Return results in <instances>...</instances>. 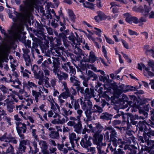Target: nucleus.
Segmentation results:
<instances>
[{"instance_id": "47", "label": "nucleus", "mask_w": 154, "mask_h": 154, "mask_svg": "<svg viewBox=\"0 0 154 154\" xmlns=\"http://www.w3.org/2000/svg\"><path fill=\"white\" fill-rule=\"evenodd\" d=\"M80 68L82 71H85L88 67V65L85 63V64L81 63Z\"/></svg>"}, {"instance_id": "17", "label": "nucleus", "mask_w": 154, "mask_h": 154, "mask_svg": "<svg viewBox=\"0 0 154 154\" xmlns=\"http://www.w3.org/2000/svg\"><path fill=\"white\" fill-rule=\"evenodd\" d=\"M12 137L11 133H10L8 134L6 132L4 133L3 135L0 137V140L1 141H5V140H8Z\"/></svg>"}, {"instance_id": "15", "label": "nucleus", "mask_w": 154, "mask_h": 154, "mask_svg": "<svg viewBox=\"0 0 154 154\" xmlns=\"http://www.w3.org/2000/svg\"><path fill=\"white\" fill-rule=\"evenodd\" d=\"M80 144L82 147L88 149L89 147L91 146L92 145L91 141H89L87 140H85L84 139H82Z\"/></svg>"}, {"instance_id": "22", "label": "nucleus", "mask_w": 154, "mask_h": 154, "mask_svg": "<svg viewBox=\"0 0 154 154\" xmlns=\"http://www.w3.org/2000/svg\"><path fill=\"white\" fill-rule=\"evenodd\" d=\"M118 86L116 85V82H114L111 83L110 84H109L108 85L106 86V90H107L108 91H109L111 89H112L114 91L116 89H117Z\"/></svg>"}, {"instance_id": "63", "label": "nucleus", "mask_w": 154, "mask_h": 154, "mask_svg": "<svg viewBox=\"0 0 154 154\" xmlns=\"http://www.w3.org/2000/svg\"><path fill=\"white\" fill-rule=\"evenodd\" d=\"M42 69L44 71L45 76H49L50 75L49 71L48 70L47 68H43Z\"/></svg>"}, {"instance_id": "50", "label": "nucleus", "mask_w": 154, "mask_h": 154, "mask_svg": "<svg viewBox=\"0 0 154 154\" xmlns=\"http://www.w3.org/2000/svg\"><path fill=\"white\" fill-rule=\"evenodd\" d=\"M92 88H90V98L92 97H95L96 95L94 94V87L92 86Z\"/></svg>"}, {"instance_id": "58", "label": "nucleus", "mask_w": 154, "mask_h": 154, "mask_svg": "<svg viewBox=\"0 0 154 154\" xmlns=\"http://www.w3.org/2000/svg\"><path fill=\"white\" fill-rule=\"evenodd\" d=\"M26 149V147L24 145H22L21 144H19V149L20 151H23V152H25V150Z\"/></svg>"}, {"instance_id": "39", "label": "nucleus", "mask_w": 154, "mask_h": 154, "mask_svg": "<svg viewBox=\"0 0 154 154\" xmlns=\"http://www.w3.org/2000/svg\"><path fill=\"white\" fill-rule=\"evenodd\" d=\"M75 35H76V40L77 41V43L76 44L75 46H77V45H80V43H82V38H80L79 35H78L77 33L75 32Z\"/></svg>"}, {"instance_id": "62", "label": "nucleus", "mask_w": 154, "mask_h": 154, "mask_svg": "<svg viewBox=\"0 0 154 154\" xmlns=\"http://www.w3.org/2000/svg\"><path fill=\"white\" fill-rule=\"evenodd\" d=\"M23 2L25 6L29 7L30 6L31 0H26V1H23Z\"/></svg>"}, {"instance_id": "60", "label": "nucleus", "mask_w": 154, "mask_h": 154, "mask_svg": "<svg viewBox=\"0 0 154 154\" xmlns=\"http://www.w3.org/2000/svg\"><path fill=\"white\" fill-rule=\"evenodd\" d=\"M42 69H43V68H47L48 67V62L46 60H45L44 61L43 63H42Z\"/></svg>"}, {"instance_id": "25", "label": "nucleus", "mask_w": 154, "mask_h": 154, "mask_svg": "<svg viewBox=\"0 0 154 154\" xmlns=\"http://www.w3.org/2000/svg\"><path fill=\"white\" fill-rule=\"evenodd\" d=\"M127 23L130 24H132V23L135 24H138V18L136 17L133 16L131 15Z\"/></svg>"}, {"instance_id": "23", "label": "nucleus", "mask_w": 154, "mask_h": 154, "mask_svg": "<svg viewBox=\"0 0 154 154\" xmlns=\"http://www.w3.org/2000/svg\"><path fill=\"white\" fill-rule=\"evenodd\" d=\"M0 89L3 92L4 94H7L8 97H9L10 96L9 95V92L8 88H7L5 86L3 85H0Z\"/></svg>"}, {"instance_id": "57", "label": "nucleus", "mask_w": 154, "mask_h": 154, "mask_svg": "<svg viewBox=\"0 0 154 154\" xmlns=\"http://www.w3.org/2000/svg\"><path fill=\"white\" fill-rule=\"evenodd\" d=\"M123 15L125 17V20L127 22L131 16V15L128 13H126L124 14Z\"/></svg>"}, {"instance_id": "18", "label": "nucleus", "mask_w": 154, "mask_h": 154, "mask_svg": "<svg viewBox=\"0 0 154 154\" xmlns=\"http://www.w3.org/2000/svg\"><path fill=\"white\" fill-rule=\"evenodd\" d=\"M16 129L18 135L20 137L21 139H24L25 138L24 135L23 133V128L20 127H19L17 125V127H16Z\"/></svg>"}, {"instance_id": "38", "label": "nucleus", "mask_w": 154, "mask_h": 154, "mask_svg": "<svg viewBox=\"0 0 154 154\" xmlns=\"http://www.w3.org/2000/svg\"><path fill=\"white\" fill-rule=\"evenodd\" d=\"M107 79L106 81L105 84H104L103 85V86L104 88V89H106V86L109 85V84H110L111 83H112V79H109V77L108 75H107Z\"/></svg>"}, {"instance_id": "20", "label": "nucleus", "mask_w": 154, "mask_h": 154, "mask_svg": "<svg viewBox=\"0 0 154 154\" xmlns=\"http://www.w3.org/2000/svg\"><path fill=\"white\" fill-rule=\"evenodd\" d=\"M111 115L107 112H106L105 113H103L102 115L100 116V118L103 119L104 121L106 120L108 121L110 120V122L112 119V118L111 117Z\"/></svg>"}, {"instance_id": "9", "label": "nucleus", "mask_w": 154, "mask_h": 154, "mask_svg": "<svg viewBox=\"0 0 154 154\" xmlns=\"http://www.w3.org/2000/svg\"><path fill=\"white\" fill-rule=\"evenodd\" d=\"M92 132L94 134L93 135V143L94 144L101 142L103 139V135L100 134L101 133L94 132V130H92Z\"/></svg>"}, {"instance_id": "32", "label": "nucleus", "mask_w": 154, "mask_h": 154, "mask_svg": "<svg viewBox=\"0 0 154 154\" xmlns=\"http://www.w3.org/2000/svg\"><path fill=\"white\" fill-rule=\"evenodd\" d=\"M81 105L82 106V108L84 110H86V111H88V108L86 103V99H85L83 101L82 99H80Z\"/></svg>"}, {"instance_id": "40", "label": "nucleus", "mask_w": 154, "mask_h": 154, "mask_svg": "<svg viewBox=\"0 0 154 154\" xmlns=\"http://www.w3.org/2000/svg\"><path fill=\"white\" fill-rule=\"evenodd\" d=\"M42 142V145L43 148V149H42V150H47L48 146L47 145V143L44 140L41 141L39 142V144H40Z\"/></svg>"}, {"instance_id": "6", "label": "nucleus", "mask_w": 154, "mask_h": 154, "mask_svg": "<svg viewBox=\"0 0 154 154\" xmlns=\"http://www.w3.org/2000/svg\"><path fill=\"white\" fill-rule=\"evenodd\" d=\"M38 65L35 64L32 68V70L34 73L35 78L37 79H41L44 77V73L42 71L39 70L38 73L37 72V70H38Z\"/></svg>"}, {"instance_id": "7", "label": "nucleus", "mask_w": 154, "mask_h": 154, "mask_svg": "<svg viewBox=\"0 0 154 154\" xmlns=\"http://www.w3.org/2000/svg\"><path fill=\"white\" fill-rule=\"evenodd\" d=\"M133 10L136 12L142 14L144 13L145 14H147L149 12L150 9L146 5H144L143 6L141 5H140L137 7L133 8Z\"/></svg>"}, {"instance_id": "55", "label": "nucleus", "mask_w": 154, "mask_h": 154, "mask_svg": "<svg viewBox=\"0 0 154 154\" xmlns=\"http://www.w3.org/2000/svg\"><path fill=\"white\" fill-rule=\"evenodd\" d=\"M128 32L131 35H136L137 36L138 35V34L137 32L130 29H128Z\"/></svg>"}, {"instance_id": "61", "label": "nucleus", "mask_w": 154, "mask_h": 154, "mask_svg": "<svg viewBox=\"0 0 154 154\" xmlns=\"http://www.w3.org/2000/svg\"><path fill=\"white\" fill-rule=\"evenodd\" d=\"M122 42L124 48L127 49H128L129 48L128 44L125 40L122 39Z\"/></svg>"}, {"instance_id": "3", "label": "nucleus", "mask_w": 154, "mask_h": 154, "mask_svg": "<svg viewBox=\"0 0 154 154\" xmlns=\"http://www.w3.org/2000/svg\"><path fill=\"white\" fill-rule=\"evenodd\" d=\"M130 99L133 101L134 106L139 108L140 106L146 104L148 102V101H150L151 100L147 98H141L140 95H138L137 97L134 95H130Z\"/></svg>"}, {"instance_id": "37", "label": "nucleus", "mask_w": 154, "mask_h": 154, "mask_svg": "<svg viewBox=\"0 0 154 154\" xmlns=\"http://www.w3.org/2000/svg\"><path fill=\"white\" fill-rule=\"evenodd\" d=\"M73 128L75 129L74 131L78 134H79L80 133L81 129L82 128V127L76 124L75 123L73 127Z\"/></svg>"}, {"instance_id": "31", "label": "nucleus", "mask_w": 154, "mask_h": 154, "mask_svg": "<svg viewBox=\"0 0 154 154\" xmlns=\"http://www.w3.org/2000/svg\"><path fill=\"white\" fill-rule=\"evenodd\" d=\"M32 95L33 96H34L35 100L36 102L38 101V98L40 96H41V93L40 92H37L35 90H32Z\"/></svg>"}, {"instance_id": "42", "label": "nucleus", "mask_w": 154, "mask_h": 154, "mask_svg": "<svg viewBox=\"0 0 154 154\" xmlns=\"http://www.w3.org/2000/svg\"><path fill=\"white\" fill-rule=\"evenodd\" d=\"M61 95L63 99H66L67 97H70V93L69 92H64L61 93Z\"/></svg>"}, {"instance_id": "43", "label": "nucleus", "mask_w": 154, "mask_h": 154, "mask_svg": "<svg viewBox=\"0 0 154 154\" xmlns=\"http://www.w3.org/2000/svg\"><path fill=\"white\" fill-rule=\"evenodd\" d=\"M32 146L34 147L35 149L34 153L35 154H36L39 151L38 148H37V143L35 141H34L32 143Z\"/></svg>"}, {"instance_id": "26", "label": "nucleus", "mask_w": 154, "mask_h": 154, "mask_svg": "<svg viewBox=\"0 0 154 154\" xmlns=\"http://www.w3.org/2000/svg\"><path fill=\"white\" fill-rule=\"evenodd\" d=\"M44 30L37 29L35 35L39 38H41L42 37L44 38L45 35Z\"/></svg>"}, {"instance_id": "19", "label": "nucleus", "mask_w": 154, "mask_h": 154, "mask_svg": "<svg viewBox=\"0 0 154 154\" xmlns=\"http://www.w3.org/2000/svg\"><path fill=\"white\" fill-rule=\"evenodd\" d=\"M10 147L7 149L6 152L2 151V154H15L14 152V147L11 144H9Z\"/></svg>"}, {"instance_id": "46", "label": "nucleus", "mask_w": 154, "mask_h": 154, "mask_svg": "<svg viewBox=\"0 0 154 154\" xmlns=\"http://www.w3.org/2000/svg\"><path fill=\"white\" fill-rule=\"evenodd\" d=\"M99 80L100 81L103 82H104V84H105L106 81L107 79V76L106 77L104 75L103 76L100 75L99 76Z\"/></svg>"}, {"instance_id": "29", "label": "nucleus", "mask_w": 154, "mask_h": 154, "mask_svg": "<svg viewBox=\"0 0 154 154\" xmlns=\"http://www.w3.org/2000/svg\"><path fill=\"white\" fill-rule=\"evenodd\" d=\"M83 6L86 8H90L92 10L94 9L93 4L88 2L85 1V3L83 4Z\"/></svg>"}, {"instance_id": "11", "label": "nucleus", "mask_w": 154, "mask_h": 154, "mask_svg": "<svg viewBox=\"0 0 154 154\" xmlns=\"http://www.w3.org/2000/svg\"><path fill=\"white\" fill-rule=\"evenodd\" d=\"M7 105V108L8 111L9 112H12L13 111V109L14 108L15 106L14 105V103L11 99L9 100V99L7 98L5 100Z\"/></svg>"}, {"instance_id": "44", "label": "nucleus", "mask_w": 154, "mask_h": 154, "mask_svg": "<svg viewBox=\"0 0 154 154\" xmlns=\"http://www.w3.org/2000/svg\"><path fill=\"white\" fill-rule=\"evenodd\" d=\"M94 29L96 30V31H95L94 32L95 34L96 35H98V36L99 37H100L101 36V33L102 31L101 29L97 28L96 27H94Z\"/></svg>"}, {"instance_id": "49", "label": "nucleus", "mask_w": 154, "mask_h": 154, "mask_svg": "<svg viewBox=\"0 0 154 154\" xmlns=\"http://www.w3.org/2000/svg\"><path fill=\"white\" fill-rule=\"evenodd\" d=\"M135 87L136 88V90L134 91H136V92H135V94H136V95H137V96L139 95V94L140 95L141 94H144V92L143 91V90H137V89H138V87H137V86H136ZM134 91V90H133V91Z\"/></svg>"}, {"instance_id": "10", "label": "nucleus", "mask_w": 154, "mask_h": 154, "mask_svg": "<svg viewBox=\"0 0 154 154\" xmlns=\"http://www.w3.org/2000/svg\"><path fill=\"white\" fill-rule=\"evenodd\" d=\"M97 15L94 17V19L97 22L105 20L108 17L103 12L100 11H98L97 12Z\"/></svg>"}, {"instance_id": "51", "label": "nucleus", "mask_w": 154, "mask_h": 154, "mask_svg": "<svg viewBox=\"0 0 154 154\" xmlns=\"http://www.w3.org/2000/svg\"><path fill=\"white\" fill-rule=\"evenodd\" d=\"M76 88L77 89V91L79 92V91L80 92L83 94H84V88L83 87L79 86L78 87H76Z\"/></svg>"}, {"instance_id": "30", "label": "nucleus", "mask_w": 154, "mask_h": 154, "mask_svg": "<svg viewBox=\"0 0 154 154\" xmlns=\"http://www.w3.org/2000/svg\"><path fill=\"white\" fill-rule=\"evenodd\" d=\"M23 85L27 87V88L29 89V87L32 88L33 87L35 88L37 87V85L34 83L30 82L29 81L27 83H25V84H23Z\"/></svg>"}, {"instance_id": "27", "label": "nucleus", "mask_w": 154, "mask_h": 154, "mask_svg": "<svg viewBox=\"0 0 154 154\" xmlns=\"http://www.w3.org/2000/svg\"><path fill=\"white\" fill-rule=\"evenodd\" d=\"M150 130H149V131L147 133L146 132V134L144 135L145 139L148 138L149 140L152 136H154V131Z\"/></svg>"}, {"instance_id": "13", "label": "nucleus", "mask_w": 154, "mask_h": 154, "mask_svg": "<svg viewBox=\"0 0 154 154\" xmlns=\"http://www.w3.org/2000/svg\"><path fill=\"white\" fill-rule=\"evenodd\" d=\"M59 58H54V60L53 61V72L55 73L58 72V68L60 65V62Z\"/></svg>"}, {"instance_id": "48", "label": "nucleus", "mask_w": 154, "mask_h": 154, "mask_svg": "<svg viewBox=\"0 0 154 154\" xmlns=\"http://www.w3.org/2000/svg\"><path fill=\"white\" fill-rule=\"evenodd\" d=\"M87 105L88 107V109H91L92 107V102L89 99H86Z\"/></svg>"}, {"instance_id": "45", "label": "nucleus", "mask_w": 154, "mask_h": 154, "mask_svg": "<svg viewBox=\"0 0 154 154\" xmlns=\"http://www.w3.org/2000/svg\"><path fill=\"white\" fill-rule=\"evenodd\" d=\"M5 142H8L9 143H12L14 144H16L17 143V141L15 139V137H12L11 139L8 140H5Z\"/></svg>"}, {"instance_id": "5", "label": "nucleus", "mask_w": 154, "mask_h": 154, "mask_svg": "<svg viewBox=\"0 0 154 154\" xmlns=\"http://www.w3.org/2000/svg\"><path fill=\"white\" fill-rule=\"evenodd\" d=\"M146 143L147 146L142 145L141 149L144 152V154L150 153L152 149H154V140L148 139Z\"/></svg>"}, {"instance_id": "54", "label": "nucleus", "mask_w": 154, "mask_h": 154, "mask_svg": "<svg viewBox=\"0 0 154 154\" xmlns=\"http://www.w3.org/2000/svg\"><path fill=\"white\" fill-rule=\"evenodd\" d=\"M106 42L109 44H113L114 43V41L111 38L107 37L105 35H104Z\"/></svg>"}, {"instance_id": "21", "label": "nucleus", "mask_w": 154, "mask_h": 154, "mask_svg": "<svg viewBox=\"0 0 154 154\" xmlns=\"http://www.w3.org/2000/svg\"><path fill=\"white\" fill-rule=\"evenodd\" d=\"M128 99L127 96L123 94L122 95V98L120 99L119 101L122 105L125 106V104H127L128 103Z\"/></svg>"}, {"instance_id": "12", "label": "nucleus", "mask_w": 154, "mask_h": 154, "mask_svg": "<svg viewBox=\"0 0 154 154\" xmlns=\"http://www.w3.org/2000/svg\"><path fill=\"white\" fill-rule=\"evenodd\" d=\"M97 57L95 56L94 52L91 51L90 53L88 59L82 60V61H84V62H88L91 63H93L97 60Z\"/></svg>"}, {"instance_id": "1", "label": "nucleus", "mask_w": 154, "mask_h": 154, "mask_svg": "<svg viewBox=\"0 0 154 154\" xmlns=\"http://www.w3.org/2000/svg\"><path fill=\"white\" fill-rule=\"evenodd\" d=\"M150 112L151 115L150 124L148 123L145 120L142 121H140L138 123L139 131H147L151 129L150 127L154 128V109H153Z\"/></svg>"}, {"instance_id": "16", "label": "nucleus", "mask_w": 154, "mask_h": 154, "mask_svg": "<svg viewBox=\"0 0 154 154\" xmlns=\"http://www.w3.org/2000/svg\"><path fill=\"white\" fill-rule=\"evenodd\" d=\"M58 36L63 41L64 46L67 47L68 45V40L67 39V37L64 33H61L59 34Z\"/></svg>"}, {"instance_id": "56", "label": "nucleus", "mask_w": 154, "mask_h": 154, "mask_svg": "<svg viewBox=\"0 0 154 154\" xmlns=\"http://www.w3.org/2000/svg\"><path fill=\"white\" fill-rule=\"evenodd\" d=\"M85 34L86 36L89 40H91L93 42H94L95 41V38L92 36V35L90 34L87 33H85Z\"/></svg>"}, {"instance_id": "52", "label": "nucleus", "mask_w": 154, "mask_h": 154, "mask_svg": "<svg viewBox=\"0 0 154 154\" xmlns=\"http://www.w3.org/2000/svg\"><path fill=\"white\" fill-rule=\"evenodd\" d=\"M146 21V20L145 18H144L143 17H141L139 19H138V23H139L141 25H140V26H141L142 25H143V22H145Z\"/></svg>"}, {"instance_id": "64", "label": "nucleus", "mask_w": 154, "mask_h": 154, "mask_svg": "<svg viewBox=\"0 0 154 154\" xmlns=\"http://www.w3.org/2000/svg\"><path fill=\"white\" fill-rule=\"evenodd\" d=\"M149 47L150 46L149 45H145L144 47V49L146 50L145 53L146 55H148L147 51L149 50Z\"/></svg>"}, {"instance_id": "2", "label": "nucleus", "mask_w": 154, "mask_h": 154, "mask_svg": "<svg viewBox=\"0 0 154 154\" xmlns=\"http://www.w3.org/2000/svg\"><path fill=\"white\" fill-rule=\"evenodd\" d=\"M17 28V27L15 25H13L11 28V30H8L9 33V35L6 33L4 29H0L1 32L6 37L9 38L8 42L11 45H14L16 41V39L15 37V31L13 30L16 29Z\"/></svg>"}, {"instance_id": "24", "label": "nucleus", "mask_w": 154, "mask_h": 154, "mask_svg": "<svg viewBox=\"0 0 154 154\" xmlns=\"http://www.w3.org/2000/svg\"><path fill=\"white\" fill-rule=\"evenodd\" d=\"M68 14L71 21L73 23H75V19L76 17L73 11L72 10H69L68 11Z\"/></svg>"}, {"instance_id": "41", "label": "nucleus", "mask_w": 154, "mask_h": 154, "mask_svg": "<svg viewBox=\"0 0 154 154\" xmlns=\"http://www.w3.org/2000/svg\"><path fill=\"white\" fill-rule=\"evenodd\" d=\"M117 135V133L116 132L115 129H113L112 131H110V140H112V139L116 138L115 137H116Z\"/></svg>"}, {"instance_id": "4", "label": "nucleus", "mask_w": 154, "mask_h": 154, "mask_svg": "<svg viewBox=\"0 0 154 154\" xmlns=\"http://www.w3.org/2000/svg\"><path fill=\"white\" fill-rule=\"evenodd\" d=\"M124 85H120L119 87L120 89H117L114 91V93L113 95L116 99L119 98L121 94L123 92L126 93L129 91L136 90V88L134 87L133 86L128 85L125 86V88H124Z\"/></svg>"}, {"instance_id": "34", "label": "nucleus", "mask_w": 154, "mask_h": 154, "mask_svg": "<svg viewBox=\"0 0 154 154\" xmlns=\"http://www.w3.org/2000/svg\"><path fill=\"white\" fill-rule=\"evenodd\" d=\"M68 38L69 40H70V41L72 42L73 44H76V37L75 36L73 32H71L70 35L69 36Z\"/></svg>"}, {"instance_id": "35", "label": "nucleus", "mask_w": 154, "mask_h": 154, "mask_svg": "<svg viewBox=\"0 0 154 154\" xmlns=\"http://www.w3.org/2000/svg\"><path fill=\"white\" fill-rule=\"evenodd\" d=\"M84 97L85 99H90V91L89 88H86L84 91Z\"/></svg>"}, {"instance_id": "36", "label": "nucleus", "mask_w": 154, "mask_h": 154, "mask_svg": "<svg viewBox=\"0 0 154 154\" xmlns=\"http://www.w3.org/2000/svg\"><path fill=\"white\" fill-rule=\"evenodd\" d=\"M140 131L143 132V136H139V140H140L142 143H144L145 142L146 143V142L147 140H148V138H147V139H145L144 135L145 134H146V132H147V131H139V132Z\"/></svg>"}, {"instance_id": "8", "label": "nucleus", "mask_w": 154, "mask_h": 154, "mask_svg": "<svg viewBox=\"0 0 154 154\" xmlns=\"http://www.w3.org/2000/svg\"><path fill=\"white\" fill-rule=\"evenodd\" d=\"M58 14L59 16H61L62 17V20H61L60 21V23H59L60 25L62 26V27H61L60 29V30L62 32L63 31L64 29H66V27L65 25H66V19L64 14H63L62 12V8H61L58 11Z\"/></svg>"}, {"instance_id": "59", "label": "nucleus", "mask_w": 154, "mask_h": 154, "mask_svg": "<svg viewBox=\"0 0 154 154\" xmlns=\"http://www.w3.org/2000/svg\"><path fill=\"white\" fill-rule=\"evenodd\" d=\"M148 65L151 68L154 67V60H149L148 62Z\"/></svg>"}, {"instance_id": "14", "label": "nucleus", "mask_w": 154, "mask_h": 154, "mask_svg": "<svg viewBox=\"0 0 154 154\" xmlns=\"http://www.w3.org/2000/svg\"><path fill=\"white\" fill-rule=\"evenodd\" d=\"M127 115L128 117H130L131 122L132 125H136L137 123L138 122L136 120H137L138 118V115L136 114L134 115L131 113H128Z\"/></svg>"}, {"instance_id": "33", "label": "nucleus", "mask_w": 154, "mask_h": 154, "mask_svg": "<svg viewBox=\"0 0 154 154\" xmlns=\"http://www.w3.org/2000/svg\"><path fill=\"white\" fill-rule=\"evenodd\" d=\"M96 126L94 130L96 131V132L101 133L103 129L102 126L99 123H96Z\"/></svg>"}, {"instance_id": "53", "label": "nucleus", "mask_w": 154, "mask_h": 154, "mask_svg": "<svg viewBox=\"0 0 154 154\" xmlns=\"http://www.w3.org/2000/svg\"><path fill=\"white\" fill-rule=\"evenodd\" d=\"M102 96L108 101H109L110 100V98L109 96L106 93H103L102 94Z\"/></svg>"}, {"instance_id": "28", "label": "nucleus", "mask_w": 154, "mask_h": 154, "mask_svg": "<svg viewBox=\"0 0 154 154\" xmlns=\"http://www.w3.org/2000/svg\"><path fill=\"white\" fill-rule=\"evenodd\" d=\"M49 136L52 138L56 139L59 137V134L57 131H52L50 132Z\"/></svg>"}]
</instances>
